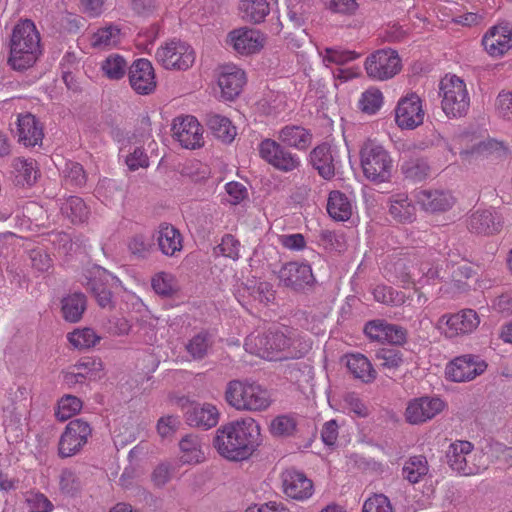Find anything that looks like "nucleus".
<instances>
[{"label": "nucleus", "mask_w": 512, "mask_h": 512, "mask_svg": "<svg viewBox=\"0 0 512 512\" xmlns=\"http://www.w3.org/2000/svg\"><path fill=\"white\" fill-rule=\"evenodd\" d=\"M181 424L180 418L176 415H165L157 421L156 429L161 438H171L175 435Z\"/></svg>", "instance_id": "69168bd1"}, {"label": "nucleus", "mask_w": 512, "mask_h": 512, "mask_svg": "<svg viewBox=\"0 0 512 512\" xmlns=\"http://www.w3.org/2000/svg\"><path fill=\"white\" fill-rule=\"evenodd\" d=\"M189 426L208 430L215 427L220 419V411L211 403H198L192 405L185 413Z\"/></svg>", "instance_id": "b1692460"}, {"label": "nucleus", "mask_w": 512, "mask_h": 512, "mask_svg": "<svg viewBox=\"0 0 512 512\" xmlns=\"http://www.w3.org/2000/svg\"><path fill=\"white\" fill-rule=\"evenodd\" d=\"M442 110L450 118L464 116L470 105L466 84L456 75H446L440 82Z\"/></svg>", "instance_id": "0eeeda50"}, {"label": "nucleus", "mask_w": 512, "mask_h": 512, "mask_svg": "<svg viewBox=\"0 0 512 512\" xmlns=\"http://www.w3.org/2000/svg\"><path fill=\"white\" fill-rule=\"evenodd\" d=\"M25 504L29 512H51L54 508L52 502L44 494L38 492L27 493Z\"/></svg>", "instance_id": "680f3d73"}, {"label": "nucleus", "mask_w": 512, "mask_h": 512, "mask_svg": "<svg viewBox=\"0 0 512 512\" xmlns=\"http://www.w3.org/2000/svg\"><path fill=\"white\" fill-rule=\"evenodd\" d=\"M364 332L371 340L391 344H401L406 338V333L401 327L380 319L368 322Z\"/></svg>", "instance_id": "393cba45"}, {"label": "nucleus", "mask_w": 512, "mask_h": 512, "mask_svg": "<svg viewBox=\"0 0 512 512\" xmlns=\"http://www.w3.org/2000/svg\"><path fill=\"white\" fill-rule=\"evenodd\" d=\"M373 295L376 301L383 304L398 306L405 302V295L402 292L384 285L377 286L373 290Z\"/></svg>", "instance_id": "13d9d810"}, {"label": "nucleus", "mask_w": 512, "mask_h": 512, "mask_svg": "<svg viewBox=\"0 0 512 512\" xmlns=\"http://www.w3.org/2000/svg\"><path fill=\"white\" fill-rule=\"evenodd\" d=\"M311 346V340L305 334L288 326L252 333L244 343L248 353L268 361L300 359L309 352Z\"/></svg>", "instance_id": "f257e3e1"}, {"label": "nucleus", "mask_w": 512, "mask_h": 512, "mask_svg": "<svg viewBox=\"0 0 512 512\" xmlns=\"http://www.w3.org/2000/svg\"><path fill=\"white\" fill-rule=\"evenodd\" d=\"M350 199L339 191H332L327 202V212L336 221H346L353 213Z\"/></svg>", "instance_id": "f704fd0d"}, {"label": "nucleus", "mask_w": 512, "mask_h": 512, "mask_svg": "<svg viewBox=\"0 0 512 512\" xmlns=\"http://www.w3.org/2000/svg\"><path fill=\"white\" fill-rule=\"evenodd\" d=\"M460 260H463L459 252L449 251L447 258V268L451 265V277L456 281H461L462 278H469L472 274V268L467 264H460Z\"/></svg>", "instance_id": "bf43d9fd"}, {"label": "nucleus", "mask_w": 512, "mask_h": 512, "mask_svg": "<svg viewBox=\"0 0 512 512\" xmlns=\"http://www.w3.org/2000/svg\"><path fill=\"white\" fill-rule=\"evenodd\" d=\"M246 83L245 72L234 64H226L220 68L218 85L221 89V97L225 100H233L238 96Z\"/></svg>", "instance_id": "5701e85b"}, {"label": "nucleus", "mask_w": 512, "mask_h": 512, "mask_svg": "<svg viewBox=\"0 0 512 512\" xmlns=\"http://www.w3.org/2000/svg\"><path fill=\"white\" fill-rule=\"evenodd\" d=\"M11 173L14 182L20 186L33 185L38 177L36 161L32 158L17 157L12 160Z\"/></svg>", "instance_id": "7c9ffc66"}, {"label": "nucleus", "mask_w": 512, "mask_h": 512, "mask_svg": "<svg viewBox=\"0 0 512 512\" xmlns=\"http://www.w3.org/2000/svg\"><path fill=\"white\" fill-rule=\"evenodd\" d=\"M156 59L167 70H187L195 62V51L185 42L172 40L157 49Z\"/></svg>", "instance_id": "6e6552de"}, {"label": "nucleus", "mask_w": 512, "mask_h": 512, "mask_svg": "<svg viewBox=\"0 0 512 512\" xmlns=\"http://www.w3.org/2000/svg\"><path fill=\"white\" fill-rule=\"evenodd\" d=\"M203 127L192 115L178 116L172 123L173 138L185 149L203 146Z\"/></svg>", "instance_id": "4468645a"}, {"label": "nucleus", "mask_w": 512, "mask_h": 512, "mask_svg": "<svg viewBox=\"0 0 512 512\" xmlns=\"http://www.w3.org/2000/svg\"><path fill=\"white\" fill-rule=\"evenodd\" d=\"M377 360L383 369L394 371L398 369L404 362L403 354L393 348L380 349L376 354Z\"/></svg>", "instance_id": "603ef678"}, {"label": "nucleus", "mask_w": 512, "mask_h": 512, "mask_svg": "<svg viewBox=\"0 0 512 512\" xmlns=\"http://www.w3.org/2000/svg\"><path fill=\"white\" fill-rule=\"evenodd\" d=\"M266 43V37L256 29L241 27L231 30L225 39L226 46L235 53L249 56L259 53Z\"/></svg>", "instance_id": "f8f14e48"}, {"label": "nucleus", "mask_w": 512, "mask_h": 512, "mask_svg": "<svg viewBox=\"0 0 512 512\" xmlns=\"http://www.w3.org/2000/svg\"><path fill=\"white\" fill-rule=\"evenodd\" d=\"M428 472L427 460L423 456L411 457L403 467V476L411 483H417Z\"/></svg>", "instance_id": "09e8293b"}, {"label": "nucleus", "mask_w": 512, "mask_h": 512, "mask_svg": "<svg viewBox=\"0 0 512 512\" xmlns=\"http://www.w3.org/2000/svg\"><path fill=\"white\" fill-rule=\"evenodd\" d=\"M87 307V301L84 294L74 292L64 296L61 299V313L65 321L77 323L81 320Z\"/></svg>", "instance_id": "2f4dec72"}, {"label": "nucleus", "mask_w": 512, "mask_h": 512, "mask_svg": "<svg viewBox=\"0 0 512 512\" xmlns=\"http://www.w3.org/2000/svg\"><path fill=\"white\" fill-rule=\"evenodd\" d=\"M362 512H394V508L386 495L374 494L364 501Z\"/></svg>", "instance_id": "e2e57ef3"}, {"label": "nucleus", "mask_w": 512, "mask_h": 512, "mask_svg": "<svg viewBox=\"0 0 512 512\" xmlns=\"http://www.w3.org/2000/svg\"><path fill=\"white\" fill-rule=\"evenodd\" d=\"M151 286L154 292L162 297H171L179 290L176 277L165 271L158 272L151 278Z\"/></svg>", "instance_id": "58836bf2"}, {"label": "nucleus", "mask_w": 512, "mask_h": 512, "mask_svg": "<svg viewBox=\"0 0 512 512\" xmlns=\"http://www.w3.org/2000/svg\"><path fill=\"white\" fill-rule=\"evenodd\" d=\"M310 163L324 179L335 175V167L330 147L326 144L315 147L310 153Z\"/></svg>", "instance_id": "72a5a7b5"}, {"label": "nucleus", "mask_w": 512, "mask_h": 512, "mask_svg": "<svg viewBox=\"0 0 512 512\" xmlns=\"http://www.w3.org/2000/svg\"><path fill=\"white\" fill-rule=\"evenodd\" d=\"M346 365L353 376L364 383H370L376 378L375 369L368 358L362 354L348 355Z\"/></svg>", "instance_id": "c9c22d12"}, {"label": "nucleus", "mask_w": 512, "mask_h": 512, "mask_svg": "<svg viewBox=\"0 0 512 512\" xmlns=\"http://www.w3.org/2000/svg\"><path fill=\"white\" fill-rule=\"evenodd\" d=\"M318 54L325 66H329L331 64L344 65L359 58L360 56L355 51L337 47L318 48Z\"/></svg>", "instance_id": "4c0bfd02"}, {"label": "nucleus", "mask_w": 512, "mask_h": 512, "mask_svg": "<svg viewBox=\"0 0 512 512\" xmlns=\"http://www.w3.org/2000/svg\"><path fill=\"white\" fill-rule=\"evenodd\" d=\"M131 88L139 95H148L156 88L155 71L147 59H138L128 70Z\"/></svg>", "instance_id": "aec40b11"}, {"label": "nucleus", "mask_w": 512, "mask_h": 512, "mask_svg": "<svg viewBox=\"0 0 512 512\" xmlns=\"http://www.w3.org/2000/svg\"><path fill=\"white\" fill-rule=\"evenodd\" d=\"M225 401L237 411L261 412L267 410L272 398L261 384L248 380H231L225 389Z\"/></svg>", "instance_id": "20e7f679"}, {"label": "nucleus", "mask_w": 512, "mask_h": 512, "mask_svg": "<svg viewBox=\"0 0 512 512\" xmlns=\"http://www.w3.org/2000/svg\"><path fill=\"white\" fill-rule=\"evenodd\" d=\"M69 343L76 349L85 350L95 346L101 337L92 328H78L67 335Z\"/></svg>", "instance_id": "79ce46f5"}, {"label": "nucleus", "mask_w": 512, "mask_h": 512, "mask_svg": "<svg viewBox=\"0 0 512 512\" xmlns=\"http://www.w3.org/2000/svg\"><path fill=\"white\" fill-rule=\"evenodd\" d=\"M119 280L106 270L98 269L95 277L89 281L88 286L102 308H112V293L108 285L118 283Z\"/></svg>", "instance_id": "cd10ccee"}, {"label": "nucleus", "mask_w": 512, "mask_h": 512, "mask_svg": "<svg viewBox=\"0 0 512 512\" xmlns=\"http://www.w3.org/2000/svg\"><path fill=\"white\" fill-rule=\"evenodd\" d=\"M208 126L215 136L223 142H231L236 136V128L227 117L218 114L210 115Z\"/></svg>", "instance_id": "c03bdc74"}, {"label": "nucleus", "mask_w": 512, "mask_h": 512, "mask_svg": "<svg viewBox=\"0 0 512 512\" xmlns=\"http://www.w3.org/2000/svg\"><path fill=\"white\" fill-rule=\"evenodd\" d=\"M485 459L498 465L500 468L512 467V447H507L502 443H491L488 445Z\"/></svg>", "instance_id": "a18cd8bd"}, {"label": "nucleus", "mask_w": 512, "mask_h": 512, "mask_svg": "<svg viewBox=\"0 0 512 512\" xmlns=\"http://www.w3.org/2000/svg\"><path fill=\"white\" fill-rule=\"evenodd\" d=\"M364 67L367 75L374 80L393 78L401 70V60L393 49H380L365 60Z\"/></svg>", "instance_id": "9b49d317"}, {"label": "nucleus", "mask_w": 512, "mask_h": 512, "mask_svg": "<svg viewBox=\"0 0 512 512\" xmlns=\"http://www.w3.org/2000/svg\"><path fill=\"white\" fill-rule=\"evenodd\" d=\"M126 164L131 171H135L139 168H147L149 159L142 147L135 146L126 156Z\"/></svg>", "instance_id": "774afa93"}, {"label": "nucleus", "mask_w": 512, "mask_h": 512, "mask_svg": "<svg viewBox=\"0 0 512 512\" xmlns=\"http://www.w3.org/2000/svg\"><path fill=\"white\" fill-rule=\"evenodd\" d=\"M480 324V318L475 310L463 309L452 315H443L438 320V328L447 337L473 332Z\"/></svg>", "instance_id": "f3484780"}, {"label": "nucleus", "mask_w": 512, "mask_h": 512, "mask_svg": "<svg viewBox=\"0 0 512 512\" xmlns=\"http://www.w3.org/2000/svg\"><path fill=\"white\" fill-rule=\"evenodd\" d=\"M63 215L72 223H82L89 215V209L83 199L77 196L69 197L61 206Z\"/></svg>", "instance_id": "a19ab883"}, {"label": "nucleus", "mask_w": 512, "mask_h": 512, "mask_svg": "<svg viewBox=\"0 0 512 512\" xmlns=\"http://www.w3.org/2000/svg\"><path fill=\"white\" fill-rule=\"evenodd\" d=\"M282 487L286 496L299 501L309 499L314 492L312 481L304 473L294 469H287L282 473Z\"/></svg>", "instance_id": "4be33fe9"}, {"label": "nucleus", "mask_w": 512, "mask_h": 512, "mask_svg": "<svg viewBox=\"0 0 512 512\" xmlns=\"http://www.w3.org/2000/svg\"><path fill=\"white\" fill-rule=\"evenodd\" d=\"M261 428L252 417H242L221 425L213 438L218 454L230 461L248 459L261 441Z\"/></svg>", "instance_id": "f03ea898"}, {"label": "nucleus", "mask_w": 512, "mask_h": 512, "mask_svg": "<svg viewBox=\"0 0 512 512\" xmlns=\"http://www.w3.org/2000/svg\"><path fill=\"white\" fill-rule=\"evenodd\" d=\"M203 442L195 434H187L179 441L178 460L182 465H195L205 461Z\"/></svg>", "instance_id": "c756f323"}, {"label": "nucleus", "mask_w": 512, "mask_h": 512, "mask_svg": "<svg viewBox=\"0 0 512 512\" xmlns=\"http://www.w3.org/2000/svg\"><path fill=\"white\" fill-rule=\"evenodd\" d=\"M487 369V363L479 356L463 355L456 357L447 366L445 373L454 382L471 381Z\"/></svg>", "instance_id": "dca6fc26"}, {"label": "nucleus", "mask_w": 512, "mask_h": 512, "mask_svg": "<svg viewBox=\"0 0 512 512\" xmlns=\"http://www.w3.org/2000/svg\"><path fill=\"white\" fill-rule=\"evenodd\" d=\"M122 38L120 29L115 25L99 28L90 37V44L97 49H107L117 46Z\"/></svg>", "instance_id": "e433bc0d"}, {"label": "nucleus", "mask_w": 512, "mask_h": 512, "mask_svg": "<svg viewBox=\"0 0 512 512\" xmlns=\"http://www.w3.org/2000/svg\"><path fill=\"white\" fill-rule=\"evenodd\" d=\"M43 136V127L34 115L27 113L18 116L17 137L19 143L25 147H33L42 142Z\"/></svg>", "instance_id": "a878e982"}, {"label": "nucleus", "mask_w": 512, "mask_h": 512, "mask_svg": "<svg viewBox=\"0 0 512 512\" xmlns=\"http://www.w3.org/2000/svg\"><path fill=\"white\" fill-rule=\"evenodd\" d=\"M101 70L108 79L119 80L126 74L128 62L123 56L112 53L102 61Z\"/></svg>", "instance_id": "ea45409f"}, {"label": "nucleus", "mask_w": 512, "mask_h": 512, "mask_svg": "<svg viewBox=\"0 0 512 512\" xmlns=\"http://www.w3.org/2000/svg\"><path fill=\"white\" fill-rule=\"evenodd\" d=\"M211 344L210 336L207 333L201 332L188 342L186 349L194 359H201L207 354Z\"/></svg>", "instance_id": "6e6d98bb"}, {"label": "nucleus", "mask_w": 512, "mask_h": 512, "mask_svg": "<svg viewBox=\"0 0 512 512\" xmlns=\"http://www.w3.org/2000/svg\"><path fill=\"white\" fill-rule=\"evenodd\" d=\"M152 248L150 239L142 234L134 235L128 242L129 251L138 258L148 257Z\"/></svg>", "instance_id": "0e129e2a"}, {"label": "nucleus", "mask_w": 512, "mask_h": 512, "mask_svg": "<svg viewBox=\"0 0 512 512\" xmlns=\"http://www.w3.org/2000/svg\"><path fill=\"white\" fill-rule=\"evenodd\" d=\"M383 105V94L375 87H371L361 94L358 101L359 109L369 115L377 113Z\"/></svg>", "instance_id": "de8ad7c7"}, {"label": "nucleus", "mask_w": 512, "mask_h": 512, "mask_svg": "<svg viewBox=\"0 0 512 512\" xmlns=\"http://www.w3.org/2000/svg\"><path fill=\"white\" fill-rule=\"evenodd\" d=\"M62 173L67 185L81 187L86 183L85 171L79 163L72 161L66 162Z\"/></svg>", "instance_id": "4d7b16f0"}, {"label": "nucleus", "mask_w": 512, "mask_h": 512, "mask_svg": "<svg viewBox=\"0 0 512 512\" xmlns=\"http://www.w3.org/2000/svg\"><path fill=\"white\" fill-rule=\"evenodd\" d=\"M425 116L423 100L415 92L400 97L394 109L395 123L402 130H414L421 126Z\"/></svg>", "instance_id": "1a4fd4ad"}, {"label": "nucleus", "mask_w": 512, "mask_h": 512, "mask_svg": "<svg viewBox=\"0 0 512 512\" xmlns=\"http://www.w3.org/2000/svg\"><path fill=\"white\" fill-rule=\"evenodd\" d=\"M278 278L283 286L293 290H302L307 286H312L315 282L311 266L297 261L282 265L278 271Z\"/></svg>", "instance_id": "6ab92c4d"}, {"label": "nucleus", "mask_w": 512, "mask_h": 512, "mask_svg": "<svg viewBox=\"0 0 512 512\" xmlns=\"http://www.w3.org/2000/svg\"><path fill=\"white\" fill-rule=\"evenodd\" d=\"M414 201L428 213H442L451 209L455 203L453 195L441 189H419L413 192Z\"/></svg>", "instance_id": "412c9836"}, {"label": "nucleus", "mask_w": 512, "mask_h": 512, "mask_svg": "<svg viewBox=\"0 0 512 512\" xmlns=\"http://www.w3.org/2000/svg\"><path fill=\"white\" fill-rule=\"evenodd\" d=\"M446 457L451 469L462 475L477 474L488 466L485 454L482 451L474 452L469 441L458 440L450 444Z\"/></svg>", "instance_id": "423d86ee"}, {"label": "nucleus", "mask_w": 512, "mask_h": 512, "mask_svg": "<svg viewBox=\"0 0 512 512\" xmlns=\"http://www.w3.org/2000/svg\"><path fill=\"white\" fill-rule=\"evenodd\" d=\"M81 487V480L72 469L65 468L60 472L59 489L63 494L75 495L80 491Z\"/></svg>", "instance_id": "864d4df0"}, {"label": "nucleus", "mask_w": 512, "mask_h": 512, "mask_svg": "<svg viewBox=\"0 0 512 512\" xmlns=\"http://www.w3.org/2000/svg\"><path fill=\"white\" fill-rule=\"evenodd\" d=\"M91 435L92 428L88 422L82 419L70 421L59 439V456L67 458L78 454L87 444Z\"/></svg>", "instance_id": "9d476101"}, {"label": "nucleus", "mask_w": 512, "mask_h": 512, "mask_svg": "<svg viewBox=\"0 0 512 512\" xmlns=\"http://www.w3.org/2000/svg\"><path fill=\"white\" fill-rule=\"evenodd\" d=\"M482 45L489 56H504L512 49V23L503 21L490 27L482 37Z\"/></svg>", "instance_id": "2eb2a0df"}, {"label": "nucleus", "mask_w": 512, "mask_h": 512, "mask_svg": "<svg viewBox=\"0 0 512 512\" xmlns=\"http://www.w3.org/2000/svg\"><path fill=\"white\" fill-rule=\"evenodd\" d=\"M240 9L244 18L254 23H260L269 13V3L267 0H243Z\"/></svg>", "instance_id": "49530a36"}, {"label": "nucleus", "mask_w": 512, "mask_h": 512, "mask_svg": "<svg viewBox=\"0 0 512 512\" xmlns=\"http://www.w3.org/2000/svg\"><path fill=\"white\" fill-rule=\"evenodd\" d=\"M258 150L263 160L282 172H291L301 165L298 155L286 150L275 140H262Z\"/></svg>", "instance_id": "ddd939ff"}, {"label": "nucleus", "mask_w": 512, "mask_h": 512, "mask_svg": "<svg viewBox=\"0 0 512 512\" xmlns=\"http://www.w3.org/2000/svg\"><path fill=\"white\" fill-rule=\"evenodd\" d=\"M500 220L493 209H477L468 221L471 232L481 235H491L499 231Z\"/></svg>", "instance_id": "c85d7f7f"}, {"label": "nucleus", "mask_w": 512, "mask_h": 512, "mask_svg": "<svg viewBox=\"0 0 512 512\" xmlns=\"http://www.w3.org/2000/svg\"><path fill=\"white\" fill-rule=\"evenodd\" d=\"M445 407L446 403L438 397L415 398L408 403L405 418L410 424H422L441 413Z\"/></svg>", "instance_id": "a211bd4d"}, {"label": "nucleus", "mask_w": 512, "mask_h": 512, "mask_svg": "<svg viewBox=\"0 0 512 512\" xmlns=\"http://www.w3.org/2000/svg\"><path fill=\"white\" fill-rule=\"evenodd\" d=\"M297 420L292 415H279L270 424V431L274 436H290L296 431Z\"/></svg>", "instance_id": "3c124183"}, {"label": "nucleus", "mask_w": 512, "mask_h": 512, "mask_svg": "<svg viewBox=\"0 0 512 512\" xmlns=\"http://www.w3.org/2000/svg\"><path fill=\"white\" fill-rule=\"evenodd\" d=\"M278 139L283 144L298 150H306L312 141L311 134L300 126H285L278 132Z\"/></svg>", "instance_id": "473e14b6"}, {"label": "nucleus", "mask_w": 512, "mask_h": 512, "mask_svg": "<svg viewBox=\"0 0 512 512\" xmlns=\"http://www.w3.org/2000/svg\"><path fill=\"white\" fill-rule=\"evenodd\" d=\"M429 165L423 159H413L402 165V172L406 178L414 181H422L429 175Z\"/></svg>", "instance_id": "5fc2aeb1"}, {"label": "nucleus", "mask_w": 512, "mask_h": 512, "mask_svg": "<svg viewBox=\"0 0 512 512\" xmlns=\"http://www.w3.org/2000/svg\"><path fill=\"white\" fill-rule=\"evenodd\" d=\"M361 167L367 179L382 183L389 180L393 161L388 151L374 140L366 141L360 151Z\"/></svg>", "instance_id": "39448f33"}, {"label": "nucleus", "mask_w": 512, "mask_h": 512, "mask_svg": "<svg viewBox=\"0 0 512 512\" xmlns=\"http://www.w3.org/2000/svg\"><path fill=\"white\" fill-rule=\"evenodd\" d=\"M495 109L500 118L512 121V91H501L498 94Z\"/></svg>", "instance_id": "338daca9"}, {"label": "nucleus", "mask_w": 512, "mask_h": 512, "mask_svg": "<svg viewBox=\"0 0 512 512\" xmlns=\"http://www.w3.org/2000/svg\"><path fill=\"white\" fill-rule=\"evenodd\" d=\"M74 366L81 374H83L85 380L100 378L103 371V364L101 360L94 358L81 359Z\"/></svg>", "instance_id": "052dcab7"}, {"label": "nucleus", "mask_w": 512, "mask_h": 512, "mask_svg": "<svg viewBox=\"0 0 512 512\" xmlns=\"http://www.w3.org/2000/svg\"><path fill=\"white\" fill-rule=\"evenodd\" d=\"M159 250L166 256H175L183 248L182 236L173 225L162 223L153 234Z\"/></svg>", "instance_id": "bb28decb"}, {"label": "nucleus", "mask_w": 512, "mask_h": 512, "mask_svg": "<svg viewBox=\"0 0 512 512\" xmlns=\"http://www.w3.org/2000/svg\"><path fill=\"white\" fill-rule=\"evenodd\" d=\"M81 408L82 402L79 398L72 395H66L59 400L55 416L60 421H66L77 414Z\"/></svg>", "instance_id": "8fccbe9b"}, {"label": "nucleus", "mask_w": 512, "mask_h": 512, "mask_svg": "<svg viewBox=\"0 0 512 512\" xmlns=\"http://www.w3.org/2000/svg\"><path fill=\"white\" fill-rule=\"evenodd\" d=\"M41 54L40 35L28 19L18 23L12 32L9 64L14 70H25L34 65Z\"/></svg>", "instance_id": "7ed1b4c3"}, {"label": "nucleus", "mask_w": 512, "mask_h": 512, "mask_svg": "<svg viewBox=\"0 0 512 512\" xmlns=\"http://www.w3.org/2000/svg\"><path fill=\"white\" fill-rule=\"evenodd\" d=\"M390 213L401 222H409L415 216V207L406 194H397L391 200Z\"/></svg>", "instance_id": "37998d69"}]
</instances>
